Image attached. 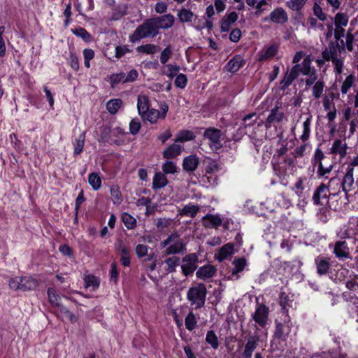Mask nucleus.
<instances>
[{
	"mask_svg": "<svg viewBox=\"0 0 358 358\" xmlns=\"http://www.w3.org/2000/svg\"><path fill=\"white\" fill-rule=\"evenodd\" d=\"M85 141V133H82L79 137L76 139V142L74 143V155H78L80 154L83 150L84 144Z\"/></svg>",
	"mask_w": 358,
	"mask_h": 358,
	"instance_id": "obj_42",
	"label": "nucleus"
},
{
	"mask_svg": "<svg viewBox=\"0 0 358 358\" xmlns=\"http://www.w3.org/2000/svg\"><path fill=\"white\" fill-rule=\"evenodd\" d=\"M313 13L320 20L325 21L327 20V15L323 13L322 8L317 3H315L313 6Z\"/></svg>",
	"mask_w": 358,
	"mask_h": 358,
	"instance_id": "obj_64",
	"label": "nucleus"
},
{
	"mask_svg": "<svg viewBox=\"0 0 358 358\" xmlns=\"http://www.w3.org/2000/svg\"><path fill=\"white\" fill-rule=\"evenodd\" d=\"M173 50L171 45L166 47L162 52L160 55V62L162 64H165L168 60L171 57Z\"/></svg>",
	"mask_w": 358,
	"mask_h": 358,
	"instance_id": "obj_55",
	"label": "nucleus"
},
{
	"mask_svg": "<svg viewBox=\"0 0 358 358\" xmlns=\"http://www.w3.org/2000/svg\"><path fill=\"white\" fill-rule=\"evenodd\" d=\"M342 192L345 193L347 200H348L349 192L355 189L354 173L346 170L341 180Z\"/></svg>",
	"mask_w": 358,
	"mask_h": 358,
	"instance_id": "obj_8",
	"label": "nucleus"
},
{
	"mask_svg": "<svg viewBox=\"0 0 358 358\" xmlns=\"http://www.w3.org/2000/svg\"><path fill=\"white\" fill-rule=\"evenodd\" d=\"M315 263L317 266V273L320 275H325L328 273L330 268V263L329 258L319 256L317 258H315Z\"/></svg>",
	"mask_w": 358,
	"mask_h": 358,
	"instance_id": "obj_18",
	"label": "nucleus"
},
{
	"mask_svg": "<svg viewBox=\"0 0 358 358\" xmlns=\"http://www.w3.org/2000/svg\"><path fill=\"white\" fill-rule=\"evenodd\" d=\"M180 259L177 256H172L164 260V263L167 265L166 271L169 273H174L176 267L180 264Z\"/></svg>",
	"mask_w": 358,
	"mask_h": 358,
	"instance_id": "obj_31",
	"label": "nucleus"
},
{
	"mask_svg": "<svg viewBox=\"0 0 358 358\" xmlns=\"http://www.w3.org/2000/svg\"><path fill=\"white\" fill-rule=\"evenodd\" d=\"M152 17L145 20L143 24L136 27L134 33L129 36V41L131 43H136L142 38L157 36L159 31Z\"/></svg>",
	"mask_w": 358,
	"mask_h": 358,
	"instance_id": "obj_1",
	"label": "nucleus"
},
{
	"mask_svg": "<svg viewBox=\"0 0 358 358\" xmlns=\"http://www.w3.org/2000/svg\"><path fill=\"white\" fill-rule=\"evenodd\" d=\"M233 253L234 245L229 243L225 244L220 249L218 254L216 255V258L219 262H222Z\"/></svg>",
	"mask_w": 358,
	"mask_h": 358,
	"instance_id": "obj_26",
	"label": "nucleus"
},
{
	"mask_svg": "<svg viewBox=\"0 0 358 358\" xmlns=\"http://www.w3.org/2000/svg\"><path fill=\"white\" fill-rule=\"evenodd\" d=\"M122 101L120 99H113L108 101L106 103V108L108 111L112 114L115 115L117 113L118 110L122 106Z\"/></svg>",
	"mask_w": 358,
	"mask_h": 358,
	"instance_id": "obj_30",
	"label": "nucleus"
},
{
	"mask_svg": "<svg viewBox=\"0 0 358 358\" xmlns=\"http://www.w3.org/2000/svg\"><path fill=\"white\" fill-rule=\"evenodd\" d=\"M187 83V78L183 73L178 74L175 79V85L180 89H184Z\"/></svg>",
	"mask_w": 358,
	"mask_h": 358,
	"instance_id": "obj_59",
	"label": "nucleus"
},
{
	"mask_svg": "<svg viewBox=\"0 0 358 358\" xmlns=\"http://www.w3.org/2000/svg\"><path fill=\"white\" fill-rule=\"evenodd\" d=\"M198 261L199 257L196 253H190L182 257L181 265L182 274L185 276L192 275L197 268Z\"/></svg>",
	"mask_w": 358,
	"mask_h": 358,
	"instance_id": "obj_5",
	"label": "nucleus"
},
{
	"mask_svg": "<svg viewBox=\"0 0 358 358\" xmlns=\"http://www.w3.org/2000/svg\"><path fill=\"white\" fill-rule=\"evenodd\" d=\"M288 334V329H287V328L282 323L275 322V330L274 332V337L275 338L285 341Z\"/></svg>",
	"mask_w": 358,
	"mask_h": 358,
	"instance_id": "obj_29",
	"label": "nucleus"
},
{
	"mask_svg": "<svg viewBox=\"0 0 358 358\" xmlns=\"http://www.w3.org/2000/svg\"><path fill=\"white\" fill-rule=\"evenodd\" d=\"M220 169V165L215 160L210 159L208 162L206 171L207 173H213L218 172Z\"/></svg>",
	"mask_w": 358,
	"mask_h": 358,
	"instance_id": "obj_60",
	"label": "nucleus"
},
{
	"mask_svg": "<svg viewBox=\"0 0 358 358\" xmlns=\"http://www.w3.org/2000/svg\"><path fill=\"white\" fill-rule=\"evenodd\" d=\"M326 187L329 191V196H337L342 191L341 179L338 176H335L330 178Z\"/></svg>",
	"mask_w": 358,
	"mask_h": 358,
	"instance_id": "obj_10",
	"label": "nucleus"
},
{
	"mask_svg": "<svg viewBox=\"0 0 358 358\" xmlns=\"http://www.w3.org/2000/svg\"><path fill=\"white\" fill-rule=\"evenodd\" d=\"M343 60L344 57H334L330 59L334 66V71L336 74H341L343 73Z\"/></svg>",
	"mask_w": 358,
	"mask_h": 358,
	"instance_id": "obj_51",
	"label": "nucleus"
},
{
	"mask_svg": "<svg viewBox=\"0 0 358 358\" xmlns=\"http://www.w3.org/2000/svg\"><path fill=\"white\" fill-rule=\"evenodd\" d=\"M278 45L273 44V45H270L268 48H267V49L266 50L264 53L260 56V59L266 60V59H270V58L274 57L276 55V53L278 52Z\"/></svg>",
	"mask_w": 358,
	"mask_h": 358,
	"instance_id": "obj_46",
	"label": "nucleus"
},
{
	"mask_svg": "<svg viewBox=\"0 0 358 358\" xmlns=\"http://www.w3.org/2000/svg\"><path fill=\"white\" fill-rule=\"evenodd\" d=\"M131 50L129 48L128 45H117L115 47V57L117 59L123 57L126 53L131 52Z\"/></svg>",
	"mask_w": 358,
	"mask_h": 358,
	"instance_id": "obj_61",
	"label": "nucleus"
},
{
	"mask_svg": "<svg viewBox=\"0 0 358 358\" xmlns=\"http://www.w3.org/2000/svg\"><path fill=\"white\" fill-rule=\"evenodd\" d=\"M311 116L307 117L303 123V134L301 136V140L303 142L306 141L310 136V133Z\"/></svg>",
	"mask_w": 358,
	"mask_h": 358,
	"instance_id": "obj_48",
	"label": "nucleus"
},
{
	"mask_svg": "<svg viewBox=\"0 0 358 358\" xmlns=\"http://www.w3.org/2000/svg\"><path fill=\"white\" fill-rule=\"evenodd\" d=\"M331 152L332 154H338L341 158H343L347 153L346 143H343L341 139L336 140L331 148Z\"/></svg>",
	"mask_w": 358,
	"mask_h": 358,
	"instance_id": "obj_25",
	"label": "nucleus"
},
{
	"mask_svg": "<svg viewBox=\"0 0 358 358\" xmlns=\"http://www.w3.org/2000/svg\"><path fill=\"white\" fill-rule=\"evenodd\" d=\"M301 67V72L303 75H308L312 72L313 69H311V61L309 57H306L303 59Z\"/></svg>",
	"mask_w": 358,
	"mask_h": 358,
	"instance_id": "obj_57",
	"label": "nucleus"
},
{
	"mask_svg": "<svg viewBox=\"0 0 358 358\" xmlns=\"http://www.w3.org/2000/svg\"><path fill=\"white\" fill-rule=\"evenodd\" d=\"M38 286V281L31 277L24 276L21 277V290L29 291L36 289Z\"/></svg>",
	"mask_w": 358,
	"mask_h": 358,
	"instance_id": "obj_23",
	"label": "nucleus"
},
{
	"mask_svg": "<svg viewBox=\"0 0 358 358\" xmlns=\"http://www.w3.org/2000/svg\"><path fill=\"white\" fill-rule=\"evenodd\" d=\"M162 171L164 173L173 174L176 172L177 167L172 161H166V162L162 165Z\"/></svg>",
	"mask_w": 358,
	"mask_h": 358,
	"instance_id": "obj_58",
	"label": "nucleus"
},
{
	"mask_svg": "<svg viewBox=\"0 0 358 358\" xmlns=\"http://www.w3.org/2000/svg\"><path fill=\"white\" fill-rule=\"evenodd\" d=\"M158 31L160 29H168L174 24L175 17L172 14H166L160 17H152Z\"/></svg>",
	"mask_w": 358,
	"mask_h": 358,
	"instance_id": "obj_9",
	"label": "nucleus"
},
{
	"mask_svg": "<svg viewBox=\"0 0 358 358\" xmlns=\"http://www.w3.org/2000/svg\"><path fill=\"white\" fill-rule=\"evenodd\" d=\"M159 50V48L154 44H145L138 46L136 50L139 52L146 54H155Z\"/></svg>",
	"mask_w": 358,
	"mask_h": 358,
	"instance_id": "obj_47",
	"label": "nucleus"
},
{
	"mask_svg": "<svg viewBox=\"0 0 358 358\" xmlns=\"http://www.w3.org/2000/svg\"><path fill=\"white\" fill-rule=\"evenodd\" d=\"M268 311L266 306L260 304L252 315V318L260 327H264L268 320Z\"/></svg>",
	"mask_w": 358,
	"mask_h": 358,
	"instance_id": "obj_7",
	"label": "nucleus"
},
{
	"mask_svg": "<svg viewBox=\"0 0 358 358\" xmlns=\"http://www.w3.org/2000/svg\"><path fill=\"white\" fill-rule=\"evenodd\" d=\"M199 210L200 207L199 206L189 203L179 210V215L181 216H189L193 218L196 215Z\"/></svg>",
	"mask_w": 358,
	"mask_h": 358,
	"instance_id": "obj_27",
	"label": "nucleus"
},
{
	"mask_svg": "<svg viewBox=\"0 0 358 358\" xmlns=\"http://www.w3.org/2000/svg\"><path fill=\"white\" fill-rule=\"evenodd\" d=\"M341 45L338 42L331 41L329 43L328 46L324 48L322 52V57L325 61H330L334 57H338V52L341 54L345 52V47L343 46V41H341Z\"/></svg>",
	"mask_w": 358,
	"mask_h": 358,
	"instance_id": "obj_6",
	"label": "nucleus"
},
{
	"mask_svg": "<svg viewBox=\"0 0 358 358\" xmlns=\"http://www.w3.org/2000/svg\"><path fill=\"white\" fill-rule=\"evenodd\" d=\"M216 268L211 264H206L201 266L196 273V275L198 278L202 280H206L212 278L216 273Z\"/></svg>",
	"mask_w": 358,
	"mask_h": 358,
	"instance_id": "obj_14",
	"label": "nucleus"
},
{
	"mask_svg": "<svg viewBox=\"0 0 358 358\" xmlns=\"http://www.w3.org/2000/svg\"><path fill=\"white\" fill-rule=\"evenodd\" d=\"M73 33L83 39L85 42H90L92 36L90 33L84 28L78 27L73 30Z\"/></svg>",
	"mask_w": 358,
	"mask_h": 358,
	"instance_id": "obj_52",
	"label": "nucleus"
},
{
	"mask_svg": "<svg viewBox=\"0 0 358 358\" xmlns=\"http://www.w3.org/2000/svg\"><path fill=\"white\" fill-rule=\"evenodd\" d=\"M355 80V77L352 74H350L345 78V80L343 81L341 85V93L343 94H346L348 93L350 87H352Z\"/></svg>",
	"mask_w": 358,
	"mask_h": 358,
	"instance_id": "obj_44",
	"label": "nucleus"
},
{
	"mask_svg": "<svg viewBox=\"0 0 358 358\" xmlns=\"http://www.w3.org/2000/svg\"><path fill=\"white\" fill-rule=\"evenodd\" d=\"M259 338L251 336L248 338L243 352V358H252V352L258 345Z\"/></svg>",
	"mask_w": 358,
	"mask_h": 358,
	"instance_id": "obj_15",
	"label": "nucleus"
},
{
	"mask_svg": "<svg viewBox=\"0 0 358 358\" xmlns=\"http://www.w3.org/2000/svg\"><path fill=\"white\" fill-rule=\"evenodd\" d=\"M234 268L231 271V275L232 278L235 275H237V274L239 272H241L243 271L246 266V260L244 258H238L237 259H234L233 262Z\"/></svg>",
	"mask_w": 358,
	"mask_h": 358,
	"instance_id": "obj_35",
	"label": "nucleus"
},
{
	"mask_svg": "<svg viewBox=\"0 0 358 358\" xmlns=\"http://www.w3.org/2000/svg\"><path fill=\"white\" fill-rule=\"evenodd\" d=\"M199 164V158L196 155H189L184 158L182 162V168L187 172H192L197 169Z\"/></svg>",
	"mask_w": 358,
	"mask_h": 358,
	"instance_id": "obj_17",
	"label": "nucleus"
},
{
	"mask_svg": "<svg viewBox=\"0 0 358 358\" xmlns=\"http://www.w3.org/2000/svg\"><path fill=\"white\" fill-rule=\"evenodd\" d=\"M100 136L98 138L99 143L108 142L110 135H112V130L109 127L103 126L100 128Z\"/></svg>",
	"mask_w": 358,
	"mask_h": 358,
	"instance_id": "obj_45",
	"label": "nucleus"
},
{
	"mask_svg": "<svg viewBox=\"0 0 358 358\" xmlns=\"http://www.w3.org/2000/svg\"><path fill=\"white\" fill-rule=\"evenodd\" d=\"M206 342L214 350H217L219 348L220 343L218 338L213 330H208L207 331Z\"/></svg>",
	"mask_w": 358,
	"mask_h": 358,
	"instance_id": "obj_33",
	"label": "nucleus"
},
{
	"mask_svg": "<svg viewBox=\"0 0 358 358\" xmlns=\"http://www.w3.org/2000/svg\"><path fill=\"white\" fill-rule=\"evenodd\" d=\"M334 23L336 27H346L348 23V16L343 13H338L334 17Z\"/></svg>",
	"mask_w": 358,
	"mask_h": 358,
	"instance_id": "obj_40",
	"label": "nucleus"
},
{
	"mask_svg": "<svg viewBox=\"0 0 358 358\" xmlns=\"http://www.w3.org/2000/svg\"><path fill=\"white\" fill-rule=\"evenodd\" d=\"M88 182L94 190H98L101 185V180L96 173H91L88 176Z\"/></svg>",
	"mask_w": 358,
	"mask_h": 358,
	"instance_id": "obj_43",
	"label": "nucleus"
},
{
	"mask_svg": "<svg viewBox=\"0 0 358 358\" xmlns=\"http://www.w3.org/2000/svg\"><path fill=\"white\" fill-rule=\"evenodd\" d=\"M244 64L243 59L240 55H236L227 64L225 68L227 71L235 73L238 71Z\"/></svg>",
	"mask_w": 358,
	"mask_h": 358,
	"instance_id": "obj_19",
	"label": "nucleus"
},
{
	"mask_svg": "<svg viewBox=\"0 0 358 358\" xmlns=\"http://www.w3.org/2000/svg\"><path fill=\"white\" fill-rule=\"evenodd\" d=\"M110 194L114 199V203H120L122 202V194L117 186L110 187Z\"/></svg>",
	"mask_w": 358,
	"mask_h": 358,
	"instance_id": "obj_63",
	"label": "nucleus"
},
{
	"mask_svg": "<svg viewBox=\"0 0 358 358\" xmlns=\"http://www.w3.org/2000/svg\"><path fill=\"white\" fill-rule=\"evenodd\" d=\"M333 198L332 196H329V191L327 190V187H326V184L321 183L315 190L313 195V201L314 204L319 206H323L324 203L322 200L326 201V205L331 209H334L336 210L337 209V206L334 205L329 202V199Z\"/></svg>",
	"mask_w": 358,
	"mask_h": 358,
	"instance_id": "obj_3",
	"label": "nucleus"
},
{
	"mask_svg": "<svg viewBox=\"0 0 358 358\" xmlns=\"http://www.w3.org/2000/svg\"><path fill=\"white\" fill-rule=\"evenodd\" d=\"M334 253L338 259L350 258V253L347 243L345 241H339L335 243Z\"/></svg>",
	"mask_w": 358,
	"mask_h": 358,
	"instance_id": "obj_16",
	"label": "nucleus"
},
{
	"mask_svg": "<svg viewBox=\"0 0 358 358\" xmlns=\"http://www.w3.org/2000/svg\"><path fill=\"white\" fill-rule=\"evenodd\" d=\"M48 301L51 303V305L54 306H60V296L56 292V291L53 288H48Z\"/></svg>",
	"mask_w": 358,
	"mask_h": 358,
	"instance_id": "obj_38",
	"label": "nucleus"
},
{
	"mask_svg": "<svg viewBox=\"0 0 358 358\" xmlns=\"http://www.w3.org/2000/svg\"><path fill=\"white\" fill-rule=\"evenodd\" d=\"M120 262L124 266L130 265L129 250L127 247H122L121 249Z\"/></svg>",
	"mask_w": 358,
	"mask_h": 358,
	"instance_id": "obj_54",
	"label": "nucleus"
},
{
	"mask_svg": "<svg viewBox=\"0 0 358 358\" xmlns=\"http://www.w3.org/2000/svg\"><path fill=\"white\" fill-rule=\"evenodd\" d=\"M195 138L194 134L189 130H182L180 131L174 141L176 143H183L188 141H192Z\"/></svg>",
	"mask_w": 358,
	"mask_h": 358,
	"instance_id": "obj_32",
	"label": "nucleus"
},
{
	"mask_svg": "<svg viewBox=\"0 0 358 358\" xmlns=\"http://www.w3.org/2000/svg\"><path fill=\"white\" fill-rule=\"evenodd\" d=\"M207 289L204 284L199 283L197 285L190 287L187 292V299L191 306H194L195 309L204 306Z\"/></svg>",
	"mask_w": 358,
	"mask_h": 358,
	"instance_id": "obj_2",
	"label": "nucleus"
},
{
	"mask_svg": "<svg viewBox=\"0 0 358 358\" xmlns=\"http://www.w3.org/2000/svg\"><path fill=\"white\" fill-rule=\"evenodd\" d=\"M284 117V113L279 110L278 106H275L271 109L270 114L267 117L265 122V127L268 129L271 127V124L275 122H280Z\"/></svg>",
	"mask_w": 358,
	"mask_h": 358,
	"instance_id": "obj_13",
	"label": "nucleus"
},
{
	"mask_svg": "<svg viewBox=\"0 0 358 358\" xmlns=\"http://www.w3.org/2000/svg\"><path fill=\"white\" fill-rule=\"evenodd\" d=\"M324 87V83L322 80H317L313 87V96L315 99L321 97Z\"/></svg>",
	"mask_w": 358,
	"mask_h": 358,
	"instance_id": "obj_50",
	"label": "nucleus"
},
{
	"mask_svg": "<svg viewBox=\"0 0 358 358\" xmlns=\"http://www.w3.org/2000/svg\"><path fill=\"white\" fill-rule=\"evenodd\" d=\"M332 169H333V165H331V164H330L329 166H328L327 167H324L323 166V164L320 163V164H319V166L317 167V177L319 178H322V177H324V178H327L328 177L325 176V175L327 173H329L332 171Z\"/></svg>",
	"mask_w": 358,
	"mask_h": 358,
	"instance_id": "obj_56",
	"label": "nucleus"
},
{
	"mask_svg": "<svg viewBox=\"0 0 358 358\" xmlns=\"http://www.w3.org/2000/svg\"><path fill=\"white\" fill-rule=\"evenodd\" d=\"M138 112L140 116L145 117L146 113L149 110V101L146 96L139 95L137 103Z\"/></svg>",
	"mask_w": 358,
	"mask_h": 358,
	"instance_id": "obj_24",
	"label": "nucleus"
},
{
	"mask_svg": "<svg viewBox=\"0 0 358 358\" xmlns=\"http://www.w3.org/2000/svg\"><path fill=\"white\" fill-rule=\"evenodd\" d=\"M186 251V244L182 239H178L172 245H169L166 250V255L182 254Z\"/></svg>",
	"mask_w": 358,
	"mask_h": 358,
	"instance_id": "obj_12",
	"label": "nucleus"
},
{
	"mask_svg": "<svg viewBox=\"0 0 358 358\" xmlns=\"http://www.w3.org/2000/svg\"><path fill=\"white\" fill-rule=\"evenodd\" d=\"M203 220H208L203 222V226L206 228L217 227L222 224V219L218 215H212L210 213L206 214L203 217Z\"/></svg>",
	"mask_w": 358,
	"mask_h": 358,
	"instance_id": "obj_21",
	"label": "nucleus"
},
{
	"mask_svg": "<svg viewBox=\"0 0 358 358\" xmlns=\"http://www.w3.org/2000/svg\"><path fill=\"white\" fill-rule=\"evenodd\" d=\"M296 80L289 73L287 69L283 79L281 80V90H285Z\"/></svg>",
	"mask_w": 358,
	"mask_h": 358,
	"instance_id": "obj_53",
	"label": "nucleus"
},
{
	"mask_svg": "<svg viewBox=\"0 0 358 358\" xmlns=\"http://www.w3.org/2000/svg\"><path fill=\"white\" fill-rule=\"evenodd\" d=\"M306 181V177H300L298 178L297 181L295 182L292 188L295 194L299 197L301 196L303 193V190L305 189V182Z\"/></svg>",
	"mask_w": 358,
	"mask_h": 358,
	"instance_id": "obj_37",
	"label": "nucleus"
},
{
	"mask_svg": "<svg viewBox=\"0 0 358 358\" xmlns=\"http://www.w3.org/2000/svg\"><path fill=\"white\" fill-rule=\"evenodd\" d=\"M205 139L208 140L209 146L213 150H219L222 147L221 143L222 131L215 127L207 128L203 134Z\"/></svg>",
	"mask_w": 358,
	"mask_h": 358,
	"instance_id": "obj_4",
	"label": "nucleus"
},
{
	"mask_svg": "<svg viewBox=\"0 0 358 358\" xmlns=\"http://www.w3.org/2000/svg\"><path fill=\"white\" fill-rule=\"evenodd\" d=\"M85 287H92L97 288L99 286V281L97 278L94 275H87L85 278Z\"/></svg>",
	"mask_w": 358,
	"mask_h": 358,
	"instance_id": "obj_62",
	"label": "nucleus"
},
{
	"mask_svg": "<svg viewBox=\"0 0 358 358\" xmlns=\"http://www.w3.org/2000/svg\"><path fill=\"white\" fill-rule=\"evenodd\" d=\"M182 152L181 145L173 143L166 148L162 152L164 158L173 159L179 156Z\"/></svg>",
	"mask_w": 358,
	"mask_h": 358,
	"instance_id": "obj_20",
	"label": "nucleus"
},
{
	"mask_svg": "<svg viewBox=\"0 0 358 358\" xmlns=\"http://www.w3.org/2000/svg\"><path fill=\"white\" fill-rule=\"evenodd\" d=\"M160 117V112L156 109H150L147 113L145 117H142L144 120H147L152 124L157 122Z\"/></svg>",
	"mask_w": 358,
	"mask_h": 358,
	"instance_id": "obj_49",
	"label": "nucleus"
},
{
	"mask_svg": "<svg viewBox=\"0 0 358 358\" xmlns=\"http://www.w3.org/2000/svg\"><path fill=\"white\" fill-rule=\"evenodd\" d=\"M168 184V180L164 173L157 172L155 174L152 180V188L157 190L164 187Z\"/></svg>",
	"mask_w": 358,
	"mask_h": 358,
	"instance_id": "obj_22",
	"label": "nucleus"
},
{
	"mask_svg": "<svg viewBox=\"0 0 358 358\" xmlns=\"http://www.w3.org/2000/svg\"><path fill=\"white\" fill-rule=\"evenodd\" d=\"M307 0H289L286 2V6L292 10L296 11L299 15H302L301 10Z\"/></svg>",
	"mask_w": 358,
	"mask_h": 358,
	"instance_id": "obj_28",
	"label": "nucleus"
},
{
	"mask_svg": "<svg viewBox=\"0 0 358 358\" xmlns=\"http://www.w3.org/2000/svg\"><path fill=\"white\" fill-rule=\"evenodd\" d=\"M110 87L114 88L117 85L120 83H125V73L124 72H120L118 73H113L108 77Z\"/></svg>",
	"mask_w": 358,
	"mask_h": 358,
	"instance_id": "obj_36",
	"label": "nucleus"
},
{
	"mask_svg": "<svg viewBox=\"0 0 358 358\" xmlns=\"http://www.w3.org/2000/svg\"><path fill=\"white\" fill-rule=\"evenodd\" d=\"M197 322H198V321H197L195 314L191 310L187 314V315L185 317V324L186 329L188 331H192V330H194L196 328V327L197 325Z\"/></svg>",
	"mask_w": 358,
	"mask_h": 358,
	"instance_id": "obj_34",
	"label": "nucleus"
},
{
	"mask_svg": "<svg viewBox=\"0 0 358 358\" xmlns=\"http://www.w3.org/2000/svg\"><path fill=\"white\" fill-rule=\"evenodd\" d=\"M194 17V13L188 9L182 8L178 12V17L181 22H191Z\"/></svg>",
	"mask_w": 358,
	"mask_h": 358,
	"instance_id": "obj_39",
	"label": "nucleus"
},
{
	"mask_svg": "<svg viewBox=\"0 0 358 358\" xmlns=\"http://www.w3.org/2000/svg\"><path fill=\"white\" fill-rule=\"evenodd\" d=\"M122 221L129 229H133L136 227V219L127 213H124L122 215Z\"/></svg>",
	"mask_w": 358,
	"mask_h": 358,
	"instance_id": "obj_41",
	"label": "nucleus"
},
{
	"mask_svg": "<svg viewBox=\"0 0 358 358\" xmlns=\"http://www.w3.org/2000/svg\"><path fill=\"white\" fill-rule=\"evenodd\" d=\"M270 20L277 24H285L288 21V16L282 8L278 7L270 13Z\"/></svg>",
	"mask_w": 358,
	"mask_h": 358,
	"instance_id": "obj_11",
	"label": "nucleus"
}]
</instances>
